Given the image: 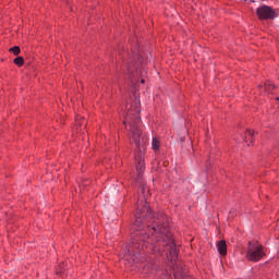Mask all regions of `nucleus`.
Segmentation results:
<instances>
[{
	"label": "nucleus",
	"instance_id": "f257e3e1",
	"mask_svg": "<svg viewBox=\"0 0 279 279\" xmlns=\"http://www.w3.org/2000/svg\"><path fill=\"white\" fill-rule=\"evenodd\" d=\"M140 198L137 204V216L134 223L136 230H141V226L145 223L146 231L143 236V244H141V235H135L132 242L124 248V258L133 263H143L145 256L143 251L147 245H154L158 243V247H166V252H169L168 258L175 260L178 258V250L175 248V241L169 229V221L167 216L162 213L151 214L149 205L147 204V187L142 183L140 189Z\"/></svg>",
	"mask_w": 279,
	"mask_h": 279
},
{
	"label": "nucleus",
	"instance_id": "20e7f679",
	"mask_svg": "<svg viewBox=\"0 0 279 279\" xmlns=\"http://www.w3.org/2000/svg\"><path fill=\"white\" fill-rule=\"evenodd\" d=\"M135 60H137L140 64L141 62H143L141 59V54L132 50V57H130V62L126 63V73L130 80H132V77H138V75H143V72L141 71V69H138L136 64H134Z\"/></svg>",
	"mask_w": 279,
	"mask_h": 279
},
{
	"label": "nucleus",
	"instance_id": "6e6552de",
	"mask_svg": "<svg viewBox=\"0 0 279 279\" xmlns=\"http://www.w3.org/2000/svg\"><path fill=\"white\" fill-rule=\"evenodd\" d=\"M76 128L81 126V128H86V119L84 118H76Z\"/></svg>",
	"mask_w": 279,
	"mask_h": 279
},
{
	"label": "nucleus",
	"instance_id": "39448f33",
	"mask_svg": "<svg viewBox=\"0 0 279 279\" xmlns=\"http://www.w3.org/2000/svg\"><path fill=\"white\" fill-rule=\"evenodd\" d=\"M256 14L260 21L274 20L277 16L276 11L268 5L257 8Z\"/></svg>",
	"mask_w": 279,
	"mask_h": 279
},
{
	"label": "nucleus",
	"instance_id": "423d86ee",
	"mask_svg": "<svg viewBox=\"0 0 279 279\" xmlns=\"http://www.w3.org/2000/svg\"><path fill=\"white\" fill-rule=\"evenodd\" d=\"M218 252L221 254V256H226L228 254V244H226V241L221 240L217 244Z\"/></svg>",
	"mask_w": 279,
	"mask_h": 279
},
{
	"label": "nucleus",
	"instance_id": "0eeeda50",
	"mask_svg": "<svg viewBox=\"0 0 279 279\" xmlns=\"http://www.w3.org/2000/svg\"><path fill=\"white\" fill-rule=\"evenodd\" d=\"M244 141L245 143H250V141L251 143H254V132H252V130L245 132Z\"/></svg>",
	"mask_w": 279,
	"mask_h": 279
},
{
	"label": "nucleus",
	"instance_id": "ddd939ff",
	"mask_svg": "<svg viewBox=\"0 0 279 279\" xmlns=\"http://www.w3.org/2000/svg\"><path fill=\"white\" fill-rule=\"evenodd\" d=\"M142 84H145V80L144 78H142Z\"/></svg>",
	"mask_w": 279,
	"mask_h": 279
},
{
	"label": "nucleus",
	"instance_id": "1a4fd4ad",
	"mask_svg": "<svg viewBox=\"0 0 279 279\" xmlns=\"http://www.w3.org/2000/svg\"><path fill=\"white\" fill-rule=\"evenodd\" d=\"M151 145H153V149L155 151H157V149H160V141H158V138L154 137L153 142H151Z\"/></svg>",
	"mask_w": 279,
	"mask_h": 279
},
{
	"label": "nucleus",
	"instance_id": "f8f14e48",
	"mask_svg": "<svg viewBox=\"0 0 279 279\" xmlns=\"http://www.w3.org/2000/svg\"><path fill=\"white\" fill-rule=\"evenodd\" d=\"M10 51H11L14 56H19V53H21V47L14 46L13 48H10Z\"/></svg>",
	"mask_w": 279,
	"mask_h": 279
},
{
	"label": "nucleus",
	"instance_id": "9b49d317",
	"mask_svg": "<svg viewBox=\"0 0 279 279\" xmlns=\"http://www.w3.org/2000/svg\"><path fill=\"white\" fill-rule=\"evenodd\" d=\"M24 63L25 59H23V57H17L14 59V64H16L17 66H23Z\"/></svg>",
	"mask_w": 279,
	"mask_h": 279
},
{
	"label": "nucleus",
	"instance_id": "7ed1b4c3",
	"mask_svg": "<svg viewBox=\"0 0 279 279\" xmlns=\"http://www.w3.org/2000/svg\"><path fill=\"white\" fill-rule=\"evenodd\" d=\"M263 256H265V252H263V245L258 244L257 242H248V248L246 252L247 260H251L252 263H258Z\"/></svg>",
	"mask_w": 279,
	"mask_h": 279
},
{
	"label": "nucleus",
	"instance_id": "4468645a",
	"mask_svg": "<svg viewBox=\"0 0 279 279\" xmlns=\"http://www.w3.org/2000/svg\"><path fill=\"white\" fill-rule=\"evenodd\" d=\"M276 100L279 101V97H277Z\"/></svg>",
	"mask_w": 279,
	"mask_h": 279
},
{
	"label": "nucleus",
	"instance_id": "9d476101",
	"mask_svg": "<svg viewBox=\"0 0 279 279\" xmlns=\"http://www.w3.org/2000/svg\"><path fill=\"white\" fill-rule=\"evenodd\" d=\"M274 88H276L274 83H271V82H266L265 83V90H267V93H271L274 90Z\"/></svg>",
	"mask_w": 279,
	"mask_h": 279
},
{
	"label": "nucleus",
	"instance_id": "f03ea898",
	"mask_svg": "<svg viewBox=\"0 0 279 279\" xmlns=\"http://www.w3.org/2000/svg\"><path fill=\"white\" fill-rule=\"evenodd\" d=\"M126 116L123 121L130 125V134L132 142L135 143L140 154L135 156L136 160V171H137V182L141 184V179L143 178V172L145 171V158L143 157V151H145V143H147V137L143 134L142 123H141V99L135 96V100L126 106Z\"/></svg>",
	"mask_w": 279,
	"mask_h": 279
}]
</instances>
